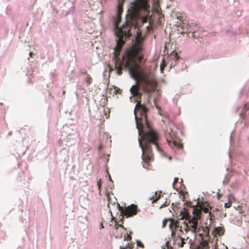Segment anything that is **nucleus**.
<instances>
[{"instance_id":"nucleus-1","label":"nucleus","mask_w":249,"mask_h":249,"mask_svg":"<svg viewBox=\"0 0 249 249\" xmlns=\"http://www.w3.org/2000/svg\"><path fill=\"white\" fill-rule=\"evenodd\" d=\"M123 2H119L116 18L114 20V28L117 37L116 46L114 49L113 56L115 62V70L119 75L122 74L123 66L127 69L133 75H136L139 66L136 59L138 54L142 50L143 39L141 33H138L135 42L132 47L128 50L122 59L119 56L122 48L127 38L131 35L130 30L133 26L137 27V19L147 15L149 12V5L147 0H135L131 3L129 14L126 16V21L123 25L119 28V24L121 20V15L123 11Z\"/></svg>"},{"instance_id":"nucleus-27","label":"nucleus","mask_w":249,"mask_h":249,"mask_svg":"<svg viewBox=\"0 0 249 249\" xmlns=\"http://www.w3.org/2000/svg\"><path fill=\"white\" fill-rule=\"evenodd\" d=\"M142 57H139V60H140H140H142Z\"/></svg>"},{"instance_id":"nucleus-4","label":"nucleus","mask_w":249,"mask_h":249,"mask_svg":"<svg viewBox=\"0 0 249 249\" xmlns=\"http://www.w3.org/2000/svg\"><path fill=\"white\" fill-rule=\"evenodd\" d=\"M119 211L123 217L126 216L127 218L132 217L137 214L138 211V206L135 204H131L124 208L121 206L120 207Z\"/></svg>"},{"instance_id":"nucleus-20","label":"nucleus","mask_w":249,"mask_h":249,"mask_svg":"<svg viewBox=\"0 0 249 249\" xmlns=\"http://www.w3.org/2000/svg\"><path fill=\"white\" fill-rule=\"evenodd\" d=\"M97 185L98 186V188H99V190H100V188H101V180H99L98 182H97Z\"/></svg>"},{"instance_id":"nucleus-28","label":"nucleus","mask_w":249,"mask_h":249,"mask_svg":"<svg viewBox=\"0 0 249 249\" xmlns=\"http://www.w3.org/2000/svg\"><path fill=\"white\" fill-rule=\"evenodd\" d=\"M214 249H218V248H217V247L215 246L214 247Z\"/></svg>"},{"instance_id":"nucleus-19","label":"nucleus","mask_w":249,"mask_h":249,"mask_svg":"<svg viewBox=\"0 0 249 249\" xmlns=\"http://www.w3.org/2000/svg\"><path fill=\"white\" fill-rule=\"evenodd\" d=\"M131 240V236L128 234H127L126 236L124 237V240Z\"/></svg>"},{"instance_id":"nucleus-11","label":"nucleus","mask_w":249,"mask_h":249,"mask_svg":"<svg viewBox=\"0 0 249 249\" xmlns=\"http://www.w3.org/2000/svg\"><path fill=\"white\" fill-rule=\"evenodd\" d=\"M172 220H176V219L174 218H169L164 219L162 221V228H165L166 227L167 223L168 222H170L169 224H171Z\"/></svg>"},{"instance_id":"nucleus-21","label":"nucleus","mask_w":249,"mask_h":249,"mask_svg":"<svg viewBox=\"0 0 249 249\" xmlns=\"http://www.w3.org/2000/svg\"><path fill=\"white\" fill-rule=\"evenodd\" d=\"M126 246H127V248L129 249H132L133 248L132 244L129 243H128Z\"/></svg>"},{"instance_id":"nucleus-18","label":"nucleus","mask_w":249,"mask_h":249,"mask_svg":"<svg viewBox=\"0 0 249 249\" xmlns=\"http://www.w3.org/2000/svg\"><path fill=\"white\" fill-rule=\"evenodd\" d=\"M178 178H174V182L173 183V187L174 188H175V185L178 182Z\"/></svg>"},{"instance_id":"nucleus-26","label":"nucleus","mask_w":249,"mask_h":249,"mask_svg":"<svg viewBox=\"0 0 249 249\" xmlns=\"http://www.w3.org/2000/svg\"><path fill=\"white\" fill-rule=\"evenodd\" d=\"M101 228H104L102 223H101Z\"/></svg>"},{"instance_id":"nucleus-10","label":"nucleus","mask_w":249,"mask_h":249,"mask_svg":"<svg viewBox=\"0 0 249 249\" xmlns=\"http://www.w3.org/2000/svg\"><path fill=\"white\" fill-rule=\"evenodd\" d=\"M249 109V105L248 103L245 104L243 105L242 110L241 111V113H240V116L243 120L245 119V113Z\"/></svg>"},{"instance_id":"nucleus-13","label":"nucleus","mask_w":249,"mask_h":249,"mask_svg":"<svg viewBox=\"0 0 249 249\" xmlns=\"http://www.w3.org/2000/svg\"><path fill=\"white\" fill-rule=\"evenodd\" d=\"M92 82V79L91 77L89 74H87V77L85 79V82L88 86Z\"/></svg>"},{"instance_id":"nucleus-25","label":"nucleus","mask_w":249,"mask_h":249,"mask_svg":"<svg viewBox=\"0 0 249 249\" xmlns=\"http://www.w3.org/2000/svg\"><path fill=\"white\" fill-rule=\"evenodd\" d=\"M120 89H118L117 90H116V93H120Z\"/></svg>"},{"instance_id":"nucleus-7","label":"nucleus","mask_w":249,"mask_h":249,"mask_svg":"<svg viewBox=\"0 0 249 249\" xmlns=\"http://www.w3.org/2000/svg\"><path fill=\"white\" fill-rule=\"evenodd\" d=\"M189 238V236L185 235L182 237H178L176 238H173L175 240L176 244H177L178 247L182 248L184 247V244H186L185 241H187Z\"/></svg>"},{"instance_id":"nucleus-15","label":"nucleus","mask_w":249,"mask_h":249,"mask_svg":"<svg viewBox=\"0 0 249 249\" xmlns=\"http://www.w3.org/2000/svg\"><path fill=\"white\" fill-rule=\"evenodd\" d=\"M228 201L231 202V203H232L233 201H234V196L231 194H230L228 196Z\"/></svg>"},{"instance_id":"nucleus-8","label":"nucleus","mask_w":249,"mask_h":249,"mask_svg":"<svg viewBox=\"0 0 249 249\" xmlns=\"http://www.w3.org/2000/svg\"><path fill=\"white\" fill-rule=\"evenodd\" d=\"M166 139L168 144L170 146H176L178 148H182L183 147L182 144L180 143L179 142H178L174 140L173 137H171L170 138H168V136H166Z\"/></svg>"},{"instance_id":"nucleus-3","label":"nucleus","mask_w":249,"mask_h":249,"mask_svg":"<svg viewBox=\"0 0 249 249\" xmlns=\"http://www.w3.org/2000/svg\"><path fill=\"white\" fill-rule=\"evenodd\" d=\"M209 204L207 202L198 204L193 208V216L189 215L188 212L185 210L181 213L182 219H185L183 222L176 219L172 220L171 224H169V228L171 231L172 238L182 237L187 235L188 232L193 233L199 232L198 229V220L201 217V213H209V216L211 217V213L209 211Z\"/></svg>"},{"instance_id":"nucleus-5","label":"nucleus","mask_w":249,"mask_h":249,"mask_svg":"<svg viewBox=\"0 0 249 249\" xmlns=\"http://www.w3.org/2000/svg\"><path fill=\"white\" fill-rule=\"evenodd\" d=\"M204 229L202 233H199L202 237V242L198 246L197 249H209V242L210 241L209 236V229L206 227H203Z\"/></svg>"},{"instance_id":"nucleus-23","label":"nucleus","mask_w":249,"mask_h":249,"mask_svg":"<svg viewBox=\"0 0 249 249\" xmlns=\"http://www.w3.org/2000/svg\"><path fill=\"white\" fill-rule=\"evenodd\" d=\"M118 227H122L123 228H124V226L122 224H119L118 225H117L116 226V229H117Z\"/></svg>"},{"instance_id":"nucleus-24","label":"nucleus","mask_w":249,"mask_h":249,"mask_svg":"<svg viewBox=\"0 0 249 249\" xmlns=\"http://www.w3.org/2000/svg\"><path fill=\"white\" fill-rule=\"evenodd\" d=\"M29 55L31 57H32L34 55V53L32 52H30L29 53Z\"/></svg>"},{"instance_id":"nucleus-6","label":"nucleus","mask_w":249,"mask_h":249,"mask_svg":"<svg viewBox=\"0 0 249 249\" xmlns=\"http://www.w3.org/2000/svg\"><path fill=\"white\" fill-rule=\"evenodd\" d=\"M106 196L108 201L107 207L109 209L110 213L112 214L111 209H113V208L120 211V207L121 206L118 203L117 199L113 196V194L110 195L109 193L107 192L106 193Z\"/></svg>"},{"instance_id":"nucleus-16","label":"nucleus","mask_w":249,"mask_h":249,"mask_svg":"<svg viewBox=\"0 0 249 249\" xmlns=\"http://www.w3.org/2000/svg\"><path fill=\"white\" fill-rule=\"evenodd\" d=\"M137 246L140 247H141L142 248H144L143 244L140 241L138 240L137 241Z\"/></svg>"},{"instance_id":"nucleus-14","label":"nucleus","mask_w":249,"mask_h":249,"mask_svg":"<svg viewBox=\"0 0 249 249\" xmlns=\"http://www.w3.org/2000/svg\"><path fill=\"white\" fill-rule=\"evenodd\" d=\"M166 66V64L165 61L162 59V63L160 64V69L161 72H163V71L164 70V69L165 67Z\"/></svg>"},{"instance_id":"nucleus-22","label":"nucleus","mask_w":249,"mask_h":249,"mask_svg":"<svg viewBox=\"0 0 249 249\" xmlns=\"http://www.w3.org/2000/svg\"><path fill=\"white\" fill-rule=\"evenodd\" d=\"M120 249H127V246H120Z\"/></svg>"},{"instance_id":"nucleus-9","label":"nucleus","mask_w":249,"mask_h":249,"mask_svg":"<svg viewBox=\"0 0 249 249\" xmlns=\"http://www.w3.org/2000/svg\"><path fill=\"white\" fill-rule=\"evenodd\" d=\"M224 232V229L221 227H218L214 229L212 233L214 236V238H216L215 241H217L218 240L217 236H221L223 234Z\"/></svg>"},{"instance_id":"nucleus-2","label":"nucleus","mask_w":249,"mask_h":249,"mask_svg":"<svg viewBox=\"0 0 249 249\" xmlns=\"http://www.w3.org/2000/svg\"><path fill=\"white\" fill-rule=\"evenodd\" d=\"M140 80L141 84L137 82V84L132 86L130 89V92L133 96L136 97L137 99H141L142 93L139 91L141 85L145 91L148 92L151 89L155 88L157 85V81L152 75L142 74L140 76ZM148 110L145 105L142 104L140 100L137 101L134 113L137 128L140 136L139 142L142 151V158L146 163H148L153 160L151 144L154 145L158 151L160 152L161 150L158 143L159 135L151 128L147 120Z\"/></svg>"},{"instance_id":"nucleus-17","label":"nucleus","mask_w":249,"mask_h":249,"mask_svg":"<svg viewBox=\"0 0 249 249\" xmlns=\"http://www.w3.org/2000/svg\"><path fill=\"white\" fill-rule=\"evenodd\" d=\"M231 204L232 203L231 202L228 201V203H225V207L226 208H229L231 207Z\"/></svg>"},{"instance_id":"nucleus-12","label":"nucleus","mask_w":249,"mask_h":249,"mask_svg":"<svg viewBox=\"0 0 249 249\" xmlns=\"http://www.w3.org/2000/svg\"><path fill=\"white\" fill-rule=\"evenodd\" d=\"M161 192H160L159 193L156 192L155 196V197L153 196L152 198H151L150 199L152 200V203H155L156 202L160 197Z\"/></svg>"}]
</instances>
